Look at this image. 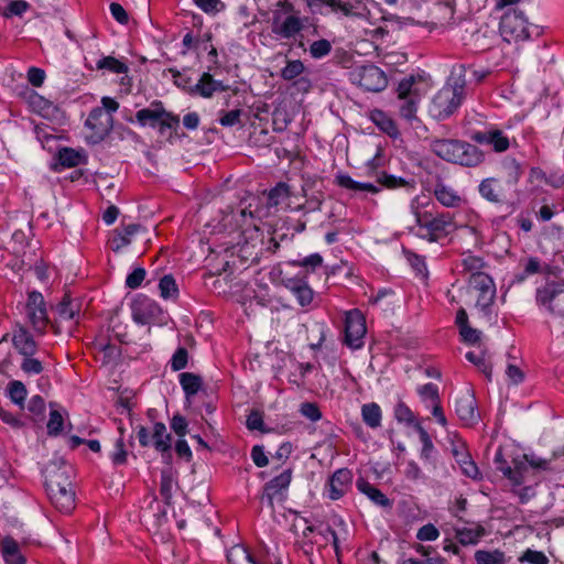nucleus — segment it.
I'll use <instances>...</instances> for the list:
<instances>
[{
	"instance_id": "62",
	"label": "nucleus",
	"mask_w": 564,
	"mask_h": 564,
	"mask_svg": "<svg viewBox=\"0 0 564 564\" xmlns=\"http://www.w3.org/2000/svg\"><path fill=\"white\" fill-rule=\"evenodd\" d=\"M520 561H525L531 564H547L549 563V558L545 556L544 553L539 552V551H532V550L525 551L524 554L522 555V557L520 558Z\"/></svg>"
},
{
	"instance_id": "19",
	"label": "nucleus",
	"mask_w": 564,
	"mask_h": 564,
	"mask_svg": "<svg viewBox=\"0 0 564 564\" xmlns=\"http://www.w3.org/2000/svg\"><path fill=\"white\" fill-rule=\"evenodd\" d=\"M228 564H282L278 557H265L261 563H257L252 554L242 545H234L227 553Z\"/></svg>"
},
{
	"instance_id": "33",
	"label": "nucleus",
	"mask_w": 564,
	"mask_h": 564,
	"mask_svg": "<svg viewBox=\"0 0 564 564\" xmlns=\"http://www.w3.org/2000/svg\"><path fill=\"white\" fill-rule=\"evenodd\" d=\"M456 538L463 545L476 544L485 535L482 525L477 524L474 528L456 529Z\"/></svg>"
},
{
	"instance_id": "41",
	"label": "nucleus",
	"mask_w": 564,
	"mask_h": 564,
	"mask_svg": "<svg viewBox=\"0 0 564 564\" xmlns=\"http://www.w3.org/2000/svg\"><path fill=\"white\" fill-rule=\"evenodd\" d=\"M162 115H163V110L158 111V110L144 108V109L139 110L137 112L135 117H137V120L142 126L150 124L152 127H155V126H158V122L161 119Z\"/></svg>"
},
{
	"instance_id": "15",
	"label": "nucleus",
	"mask_w": 564,
	"mask_h": 564,
	"mask_svg": "<svg viewBox=\"0 0 564 564\" xmlns=\"http://www.w3.org/2000/svg\"><path fill=\"white\" fill-rule=\"evenodd\" d=\"M456 413L459 416L460 421L465 425H473L475 424L478 419L479 414L476 411V400L474 394L466 390L457 400L455 403Z\"/></svg>"
},
{
	"instance_id": "10",
	"label": "nucleus",
	"mask_w": 564,
	"mask_h": 564,
	"mask_svg": "<svg viewBox=\"0 0 564 564\" xmlns=\"http://www.w3.org/2000/svg\"><path fill=\"white\" fill-rule=\"evenodd\" d=\"M113 119L110 113L104 111L102 108H94L85 126L91 131L87 137L93 143H98L111 131Z\"/></svg>"
},
{
	"instance_id": "28",
	"label": "nucleus",
	"mask_w": 564,
	"mask_h": 564,
	"mask_svg": "<svg viewBox=\"0 0 564 564\" xmlns=\"http://www.w3.org/2000/svg\"><path fill=\"white\" fill-rule=\"evenodd\" d=\"M434 195L436 199L445 207L454 208L462 204L463 199L452 187L442 183L435 185Z\"/></svg>"
},
{
	"instance_id": "9",
	"label": "nucleus",
	"mask_w": 564,
	"mask_h": 564,
	"mask_svg": "<svg viewBox=\"0 0 564 564\" xmlns=\"http://www.w3.org/2000/svg\"><path fill=\"white\" fill-rule=\"evenodd\" d=\"M500 33L507 42L527 40L528 22L522 11L508 10L500 21Z\"/></svg>"
},
{
	"instance_id": "32",
	"label": "nucleus",
	"mask_w": 564,
	"mask_h": 564,
	"mask_svg": "<svg viewBox=\"0 0 564 564\" xmlns=\"http://www.w3.org/2000/svg\"><path fill=\"white\" fill-rule=\"evenodd\" d=\"M336 184L344 188L355 191V192L365 191V192H370V193L376 194L380 191V188L378 186H376L371 183L356 182L347 174H338L336 176Z\"/></svg>"
},
{
	"instance_id": "35",
	"label": "nucleus",
	"mask_w": 564,
	"mask_h": 564,
	"mask_svg": "<svg viewBox=\"0 0 564 564\" xmlns=\"http://www.w3.org/2000/svg\"><path fill=\"white\" fill-rule=\"evenodd\" d=\"M361 416L364 422L371 429H377L381 425V409L377 403H367L361 408Z\"/></svg>"
},
{
	"instance_id": "38",
	"label": "nucleus",
	"mask_w": 564,
	"mask_h": 564,
	"mask_svg": "<svg viewBox=\"0 0 564 564\" xmlns=\"http://www.w3.org/2000/svg\"><path fill=\"white\" fill-rule=\"evenodd\" d=\"M475 560L477 564H505V554L499 550H479L475 553Z\"/></svg>"
},
{
	"instance_id": "29",
	"label": "nucleus",
	"mask_w": 564,
	"mask_h": 564,
	"mask_svg": "<svg viewBox=\"0 0 564 564\" xmlns=\"http://www.w3.org/2000/svg\"><path fill=\"white\" fill-rule=\"evenodd\" d=\"M152 445L156 451L162 454L169 453L171 449V434L167 433L166 426L163 423H155L153 425L152 432Z\"/></svg>"
},
{
	"instance_id": "37",
	"label": "nucleus",
	"mask_w": 564,
	"mask_h": 564,
	"mask_svg": "<svg viewBox=\"0 0 564 564\" xmlns=\"http://www.w3.org/2000/svg\"><path fill=\"white\" fill-rule=\"evenodd\" d=\"M290 197V187L285 183H279L268 194V205L276 207Z\"/></svg>"
},
{
	"instance_id": "60",
	"label": "nucleus",
	"mask_w": 564,
	"mask_h": 564,
	"mask_svg": "<svg viewBox=\"0 0 564 564\" xmlns=\"http://www.w3.org/2000/svg\"><path fill=\"white\" fill-rule=\"evenodd\" d=\"M294 295L296 296L299 304L305 306L308 305L313 300V290L305 282L303 286L297 288V290H295Z\"/></svg>"
},
{
	"instance_id": "46",
	"label": "nucleus",
	"mask_w": 564,
	"mask_h": 564,
	"mask_svg": "<svg viewBox=\"0 0 564 564\" xmlns=\"http://www.w3.org/2000/svg\"><path fill=\"white\" fill-rule=\"evenodd\" d=\"M332 51V44L328 40L322 39L314 41L310 45V54L313 58H323L328 55Z\"/></svg>"
},
{
	"instance_id": "40",
	"label": "nucleus",
	"mask_w": 564,
	"mask_h": 564,
	"mask_svg": "<svg viewBox=\"0 0 564 564\" xmlns=\"http://www.w3.org/2000/svg\"><path fill=\"white\" fill-rule=\"evenodd\" d=\"M96 67L98 69H108L109 72H112L115 74H121L128 70V67L122 62L118 61L112 56H106L100 58L96 63Z\"/></svg>"
},
{
	"instance_id": "57",
	"label": "nucleus",
	"mask_w": 564,
	"mask_h": 564,
	"mask_svg": "<svg viewBox=\"0 0 564 564\" xmlns=\"http://www.w3.org/2000/svg\"><path fill=\"white\" fill-rule=\"evenodd\" d=\"M21 369L25 373L30 375H37L42 372L43 366L42 362L35 358H32V356L25 357L21 364Z\"/></svg>"
},
{
	"instance_id": "52",
	"label": "nucleus",
	"mask_w": 564,
	"mask_h": 564,
	"mask_svg": "<svg viewBox=\"0 0 564 564\" xmlns=\"http://www.w3.org/2000/svg\"><path fill=\"white\" fill-rule=\"evenodd\" d=\"M378 183L387 188H397L408 186L410 184L406 180L402 177H397L386 173L378 177Z\"/></svg>"
},
{
	"instance_id": "53",
	"label": "nucleus",
	"mask_w": 564,
	"mask_h": 564,
	"mask_svg": "<svg viewBox=\"0 0 564 564\" xmlns=\"http://www.w3.org/2000/svg\"><path fill=\"white\" fill-rule=\"evenodd\" d=\"M440 536L437 528L427 523L417 530L416 539L420 541H435Z\"/></svg>"
},
{
	"instance_id": "6",
	"label": "nucleus",
	"mask_w": 564,
	"mask_h": 564,
	"mask_svg": "<svg viewBox=\"0 0 564 564\" xmlns=\"http://www.w3.org/2000/svg\"><path fill=\"white\" fill-rule=\"evenodd\" d=\"M463 87L444 86L432 99L430 113L437 120L448 118L462 104Z\"/></svg>"
},
{
	"instance_id": "16",
	"label": "nucleus",
	"mask_w": 564,
	"mask_h": 564,
	"mask_svg": "<svg viewBox=\"0 0 564 564\" xmlns=\"http://www.w3.org/2000/svg\"><path fill=\"white\" fill-rule=\"evenodd\" d=\"M292 479L291 469H286L281 473L279 476L271 479L264 486V491L262 495V500H265L269 507L273 508L274 499L282 495L284 490L288 489Z\"/></svg>"
},
{
	"instance_id": "59",
	"label": "nucleus",
	"mask_w": 564,
	"mask_h": 564,
	"mask_svg": "<svg viewBox=\"0 0 564 564\" xmlns=\"http://www.w3.org/2000/svg\"><path fill=\"white\" fill-rule=\"evenodd\" d=\"M30 4L24 0H15L10 2L3 15L9 18L11 15H22L28 9Z\"/></svg>"
},
{
	"instance_id": "14",
	"label": "nucleus",
	"mask_w": 564,
	"mask_h": 564,
	"mask_svg": "<svg viewBox=\"0 0 564 564\" xmlns=\"http://www.w3.org/2000/svg\"><path fill=\"white\" fill-rule=\"evenodd\" d=\"M161 314V307L147 296L138 297L132 304L133 321L140 325L150 324L158 319Z\"/></svg>"
},
{
	"instance_id": "27",
	"label": "nucleus",
	"mask_w": 564,
	"mask_h": 564,
	"mask_svg": "<svg viewBox=\"0 0 564 564\" xmlns=\"http://www.w3.org/2000/svg\"><path fill=\"white\" fill-rule=\"evenodd\" d=\"M479 193L484 198L492 203H500L503 199L501 184L494 177L486 178L480 183Z\"/></svg>"
},
{
	"instance_id": "7",
	"label": "nucleus",
	"mask_w": 564,
	"mask_h": 564,
	"mask_svg": "<svg viewBox=\"0 0 564 564\" xmlns=\"http://www.w3.org/2000/svg\"><path fill=\"white\" fill-rule=\"evenodd\" d=\"M469 288L476 293V307L488 315L489 308L496 299L494 280L484 272H475L470 274Z\"/></svg>"
},
{
	"instance_id": "26",
	"label": "nucleus",
	"mask_w": 564,
	"mask_h": 564,
	"mask_svg": "<svg viewBox=\"0 0 564 564\" xmlns=\"http://www.w3.org/2000/svg\"><path fill=\"white\" fill-rule=\"evenodd\" d=\"M12 341L14 347L24 357L33 356L36 351V344L33 337L24 328H20L14 333Z\"/></svg>"
},
{
	"instance_id": "44",
	"label": "nucleus",
	"mask_w": 564,
	"mask_h": 564,
	"mask_svg": "<svg viewBox=\"0 0 564 564\" xmlns=\"http://www.w3.org/2000/svg\"><path fill=\"white\" fill-rule=\"evenodd\" d=\"M160 294L163 299H170L177 295V286L174 278L170 274L164 275L159 283Z\"/></svg>"
},
{
	"instance_id": "11",
	"label": "nucleus",
	"mask_w": 564,
	"mask_h": 564,
	"mask_svg": "<svg viewBox=\"0 0 564 564\" xmlns=\"http://www.w3.org/2000/svg\"><path fill=\"white\" fill-rule=\"evenodd\" d=\"M306 6L316 11L322 4L327 6L332 12H340L345 17L367 18L369 10L360 1L343 2L341 0H305Z\"/></svg>"
},
{
	"instance_id": "18",
	"label": "nucleus",
	"mask_w": 564,
	"mask_h": 564,
	"mask_svg": "<svg viewBox=\"0 0 564 564\" xmlns=\"http://www.w3.org/2000/svg\"><path fill=\"white\" fill-rule=\"evenodd\" d=\"M143 228L139 224L124 225L121 228L115 229L109 245L112 251L119 252L122 248L132 242V237L142 231Z\"/></svg>"
},
{
	"instance_id": "13",
	"label": "nucleus",
	"mask_w": 564,
	"mask_h": 564,
	"mask_svg": "<svg viewBox=\"0 0 564 564\" xmlns=\"http://www.w3.org/2000/svg\"><path fill=\"white\" fill-rule=\"evenodd\" d=\"M25 308L33 327L39 332H43L48 322L43 295L40 292H31Z\"/></svg>"
},
{
	"instance_id": "22",
	"label": "nucleus",
	"mask_w": 564,
	"mask_h": 564,
	"mask_svg": "<svg viewBox=\"0 0 564 564\" xmlns=\"http://www.w3.org/2000/svg\"><path fill=\"white\" fill-rule=\"evenodd\" d=\"M529 456L523 455L521 458L513 459V467H498V469L506 476L513 485H521L525 479V474L529 469Z\"/></svg>"
},
{
	"instance_id": "56",
	"label": "nucleus",
	"mask_w": 564,
	"mask_h": 564,
	"mask_svg": "<svg viewBox=\"0 0 564 564\" xmlns=\"http://www.w3.org/2000/svg\"><path fill=\"white\" fill-rule=\"evenodd\" d=\"M300 412L308 420L316 422L322 417V413L315 403L305 402L301 404Z\"/></svg>"
},
{
	"instance_id": "34",
	"label": "nucleus",
	"mask_w": 564,
	"mask_h": 564,
	"mask_svg": "<svg viewBox=\"0 0 564 564\" xmlns=\"http://www.w3.org/2000/svg\"><path fill=\"white\" fill-rule=\"evenodd\" d=\"M180 383L188 399L199 391L203 380L198 375L193 372H183L180 375Z\"/></svg>"
},
{
	"instance_id": "5",
	"label": "nucleus",
	"mask_w": 564,
	"mask_h": 564,
	"mask_svg": "<svg viewBox=\"0 0 564 564\" xmlns=\"http://www.w3.org/2000/svg\"><path fill=\"white\" fill-rule=\"evenodd\" d=\"M349 79L352 84L372 93L382 91L388 86L386 73L373 64L355 66L349 73Z\"/></svg>"
},
{
	"instance_id": "1",
	"label": "nucleus",
	"mask_w": 564,
	"mask_h": 564,
	"mask_svg": "<svg viewBox=\"0 0 564 564\" xmlns=\"http://www.w3.org/2000/svg\"><path fill=\"white\" fill-rule=\"evenodd\" d=\"M411 212L415 224L410 231L429 242H437L448 236L455 228L453 216L449 213H435L430 202L416 197L411 203Z\"/></svg>"
},
{
	"instance_id": "63",
	"label": "nucleus",
	"mask_w": 564,
	"mask_h": 564,
	"mask_svg": "<svg viewBox=\"0 0 564 564\" xmlns=\"http://www.w3.org/2000/svg\"><path fill=\"white\" fill-rule=\"evenodd\" d=\"M459 334L465 343L476 344L480 339V332L469 325H464L459 328Z\"/></svg>"
},
{
	"instance_id": "23",
	"label": "nucleus",
	"mask_w": 564,
	"mask_h": 564,
	"mask_svg": "<svg viewBox=\"0 0 564 564\" xmlns=\"http://www.w3.org/2000/svg\"><path fill=\"white\" fill-rule=\"evenodd\" d=\"M564 293V283L551 282L543 288L536 290V302L541 305H546L551 313H554L552 302L558 295Z\"/></svg>"
},
{
	"instance_id": "2",
	"label": "nucleus",
	"mask_w": 564,
	"mask_h": 564,
	"mask_svg": "<svg viewBox=\"0 0 564 564\" xmlns=\"http://www.w3.org/2000/svg\"><path fill=\"white\" fill-rule=\"evenodd\" d=\"M270 29L276 40H295L306 28L308 18L302 17L291 0H278L271 8Z\"/></svg>"
},
{
	"instance_id": "17",
	"label": "nucleus",
	"mask_w": 564,
	"mask_h": 564,
	"mask_svg": "<svg viewBox=\"0 0 564 564\" xmlns=\"http://www.w3.org/2000/svg\"><path fill=\"white\" fill-rule=\"evenodd\" d=\"M329 540H332L336 555L339 556V539L337 533L329 525L325 527L324 529H319L317 532V538H315L314 540L304 542L302 545V550L304 554L308 556L313 553V546L315 544L318 546L319 550H322L327 546Z\"/></svg>"
},
{
	"instance_id": "21",
	"label": "nucleus",
	"mask_w": 564,
	"mask_h": 564,
	"mask_svg": "<svg viewBox=\"0 0 564 564\" xmlns=\"http://www.w3.org/2000/svg\"><path fill=\"white\" fill-rule=\"evenodd\" d=\"M351 473L348 469L336 470L329 479L328 497L332 500L341 498L351 482Z\"/></svg>"
},
{
	"instance_id": "48",
	"label": "nucleus",
	"mask_w": 564,
	"mask_h": 564,
	"mask_svg": "<svg viewBox=\"0 0 564 564\" xmlns=\"http://www.w3.org/2000/svg\"><path fill=\"white\" fill-rule=\"evenodd\" d=\"M195 4L207 14H216L225 9L221 0H194Z\"/></svg>"
},
{
	"instance_id": "61",
	"label": "nucleus",
	"mask_w": 564,
	"mask_h": 564,
	"mask_svg": "<svg viewBox=\"0 0 564 564\" xmlns=\"http://www.w3.org/2000/svg\"><path fill=\"white\" fill-rule=\"evenodd\" d=\"M145 278V270L138 268L133 270L126 279V285L130 289H137Z\"/></svg>"
},
{
	"instance_id": "55",
	"label": "nucleus",
	"mask_w": 564,
	"mask_h": 564,
	"mask_svg": "<svg viewBox=\"0 0 564 564\" xmlns=\"http://www.w3.org/2000/svg\"><path fill=\"white\" fill-rule=\"evenodd\" d=\"M466 359L477 366L487 378L491 376V367L486 362L484 355H476L473 351L466 354Z\"/></svg>"
},
{
	"instance_id": "47",
	"label": "nucleus",
	"mask_w": 564,
	"mask_h": 564,
	"mask_svg": "<svg viewBox=\"0 0 564 564\" xmlns=\"http://www.w3.org/2000/svg\"><path fill=\"white\" fill-rule=\"evenodd\" d=\"M415 429L420 435V440L422 442V452H421V456L429 460L431 457H432V453L434 451V445L432 443V440L430 437V435L427 434V432L423 429L422 425L420 424H416L415 425Z\"/></svg>"
},
{
	"instance_id": "8",
	"label": "nucleus",
	"mask_w": 564,
	"mask_h": 564,
	"mask_svg": "<svg viewBox=\"0 0 564 564\" xmlns=\"http://www.w3.org/2000/svg\"><path fill=\"white\" fill-rule=\"evenodd\" d=\"M414 84L415 77L410 76L401 80L398 86L399 112L409 121L416 118L417 104L421 99V94Z\"/></svg>"
},
{
	"instance_id": "58",
	"label": "nucleus",
	"mask_w": 564,
	"mask_h": 564,
	"mask_svg": "<svg viewBox=\"0 0 564 564\" xmlns=\"http://www.w3.org/2000/svg\"><path fill=\"white\" fill-rule=\"evenodd\" d=\"M394 417L397 419V421L405 422L408 424L413 423L414 421V415L412 411L402 402L397 404L394 409Z\"/></svg>"
},
{
	"instance_id": "24",
	"label": "nucleus",
	"mask_w": 564,
	"mask_h": 564,
	"mask_svg": "<svg viewBox=\"0 0 564 564\" xmlns=\"http://www.w3.org/2000/svg\"><path fill=\"white\" fill-rule=\"evenodd\" d=\"M1 553L6 564H25V556L21 554L19 544L11 536L1 542Z\"/></svg>"
},
{
	"instance_id": "4",
	"label": "nucleus",
	"mask_w": 564,
	"mask_h": 564,
	"mask_svg": "<svg viewBox=\"0 0 564 564\" xmlns=\"http://www.w3.org/2000/svg\"><path fill=\"white\" fill-rule=\"evenodd\" d=\"M46 490L51 502L61 512L68 513L75 507V492L66 468H59L46 478Z\"/></svg>"
},
{
	"instance_id": "20",
	"label": "nucleus",
	"mask_w": 564,
	"mask_h": 564,
	"mask_svg": "<svg viewBox=\"0 0 564 564\" xmlns=\"http://www.w3.org/2000/svg\"><path fill=\"white\" fill-rule=\"evenodd\" d=\"M473 140L480 144H489L497 152H505L510 145L509 139L498 129L476 132Z\"/></svg>"
},
{
	"instance_id": "54",
	"label": "nucleus",
	"mask_w": 564,
	"mask_h": 564,
	"mask_svg": "<svg viewBox=\"0 0 564 564\" xmlns=\"http://www.w3.org/2000/svg\"><path fill=\"white\" fill-rule=\"evenodd\" d=\"M61 164L67 167L76 166L80 161V155L72 149L59 151Z\"/></svg>"
},
{
	"instance_id": "51",
	"label": "nucleus",
	"mask_w": 564,
	"mask_h": 564,
	"mask_svg": "<svg viewBox=\"0 0 564 564\" xmlns=\"http://www.w3.org/2000/svg\"><path fill=\"white\" fill-rule=\"evenodd\" d=\"M58 316L62 319H73L77 310L73 307V303L68 295L64 296L63 301L57 306Z\"/></svg>"
},
{
	"instance_id": "42",
	"label": "nucleus",
	"mask_w": 564,
	"mask_h": 564,
	"mask_svg": "<svg viewBox=\"0 0 564 564\" xmlns=\"http://www.w3.org/2000/svg\"><path fill=\"white\" fill-rule=\"evenodd\" d=\"M8 392L12 402L19 405L23 404L26 398V388L21 381H11L8 387Z\"/></svg>"
},
{
	"instance_id": "39",
	"label": "nucleus",
	"mask_w": 564,
	"mask_h": 564,
	"mask_svg": "<svg viewBox=\"0 0 564 564\" xmlns=\"http://www.w3.org/2000/svg\"><path fill=\"white\" fill-rule=\"evenodd\" d=\"M417 393L422 401L426 403V406H431L435 403H440L438 388L433 383H426L417 389Z\"/></svg>"
},
{
	"instance_id": "43",
	"label": "nucleus",
	"mask_w": 564,
	"mask_h": 564,
	"mask_svg": "<svg viewBox=\"0 0 564 564\" xmlns=\"http://www.w3.org/2000/svg\"><path fill=\"white\" fill-rule=\"evenodd\" d=\"M174 479L170 470H162L160 494L166 503L171 502Z\"/></svg>"
},
{
	"instance_id": "12",
	"label": "nucleus",
	"mask_w": 564,
	"mask_h": 564,
	"mask_svg": "<svg viewBox=\"0 0 564 564\" xmlns=\"http://www.w3.org/2000/svg\"><path fill=\"white\" fill-rule=\"evenodd\" d=\"M366 334V322L364 315L358 311H350L345 321V344L352 349L362 346V338Z\"/></svg>"
},
{
	"instance_id": "64",
	"label": "nucleus",
	"mask_w": 564,
	"mask_h": 564,
	"mask_svg": "<svg viewBox=\"0 0 564 564\" xmlns=\"http://www.w3.org/2000/svg\"><path fill=\"white\" fill-rule=\"evenodd\" d=\"M462 264L465 270L470 271L471 273L480 272V269L484 265V262L480 258L468 254L462 260Z\"/></svg>"
},
{
	"instance_id": "25",
	"label": "nucleus",
	"mask_w": 564,
	"mask_h": 564,
	"mask_svg": "<svg viewBox=\"0 0 564 564\" xmlns=\"http://www.w3.org/2000/svg\"><path fill=\"white\" fill-rule=\"evenodd\" d=\"M226 86L221 82H217L209 73H204L199 80L194 84V93L199 94L204 98H209L215 91H224Z\"/></svg>"
},
{
	"instance_id": "36",
	"label": "nucleus",
	"mask_w": 564,
	"mask_h": 564,
	"mask_svg": "<svg viewBox=\"0 0 564 564\" xmlns=\"http://www.w3.org/2000/svg\"><path fill=\"white\" fill-rule=\"evenodd\" d=\"M453 454L456 458V462L459 464L463 473L473 479H476L479 476V470L477 465L471 460L469 454L464 451L454 449Z\"/></svg>"
},
{
	"instance_id": "49",
	"label": "nucleus",
	"mask_w": 564,
	"mask_h": 564,
	"mask_svg": "<svg viewBox=\"0 0 564 564\" xmlns=\"http://www.w3.org/2000/svg\"><path fill=\"white\" fill-rule=\"evenodd\" d=\"M63 424H64V420H63L62 414L56 410L51 411L50 420L47 422L48 435H52V436L58 435L62 432Z\"/></svg>"
},
{
	"instance_id": "31",
	"label": "nucleus",
	"mask_w": 564,
	"mask_h": 564,
	"mask_svg": "<svg viewBox=\"0 0 564 564\" xmlns=\"http://www.w3.org/2000/svg\"><path fill=\"white\" fill-rule=\"evenodd\" d=\"M372 122L383 132H386L391 138L399 137V130L394 123V121L383 111L373 110L371 112Z\"/></svg>"
},
{
	"instance_id": "45",
	"label": "nucleus",
	"mask_w": 564,
	"mask_h": 564,
	"mask_svg": "<svg viewBox=\"0 0 564 564\" xmlns=\"http://www.w3.org/2000/svg\"><path fill=\"white\" fill-rule=\"evenodd\" d=\"M304 64L300 59L289 61L281 70V77L285 80H292L304 72Z\"/></svg>"
},
{
	"instance_id": "50",
	"label": "nucleus",
	"mask_w": 564,
	"mask_h": 564,
	"mask_svg": "<svg viewBox=\"0 0 564 564\" xmlns=\"http://www.w3.org/2000/svg\"><path fill=\"white\" fill-rule=\"evenodd\" d=\"M188 352L184 347H180L171 359V368L174 371L184 369L187 366Z\"/></svg>"
},
{
	"instance_id": "3",
	"label": "nucleus",
	"mask_w": 564,
	"mask_h": 564,
	"mask_svg": "<svg viewBox=\"0 0 564 564\" xmlns=\"http://www.w3.org/2000/svg\"><path fill=\"white\" fill-rule=\"evenodd\" d=\"M431 148L438 158L463 166L474 167L484 161V153L465 141L437 139L432 142Z\"/></svg>"
},
{
	"instance_id": "30",
	"label": "nucleus",
	"mask_w": 564,
	"mask_h": 564,
	"mask_svg": "<svg viewBox=\"0 0 564 564\" xmlns=\"http://www.w3.org/2000/svg\"><path fill=\"white\" fill-rule=\"evenodd\" d=\"M357 488L365 494L372 502L376 505L383 507V508H390L391 501L383 495L378 488L370 485L368 481L364 479H359L357 481Z\"/></svg>"
}]
</instances>
